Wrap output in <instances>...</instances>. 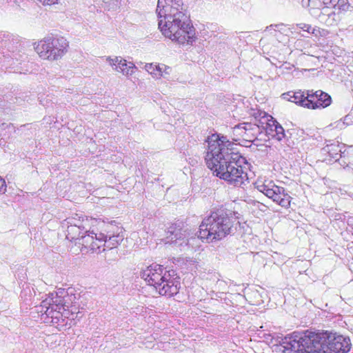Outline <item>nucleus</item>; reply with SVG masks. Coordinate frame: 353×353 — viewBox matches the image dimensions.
Returning <instances> with one entry per match:
<instances>
[{
	"mask_svg": "<svg viewBox=\"0 0 353 353\" xmlns=\"http://www.w3.org/2000/svg\"><path fill=\"white\" fill-rule=\"evenodd\" d=\"M274 334H264L263 338L266 340V342L269 343L270 339Z\"/></svg>",
	"mask_w": 353,
	"mask_h": 353,
	"instance_id": "e433bc0d",
	"label": "nucleus"
},
{
	"mask_svg": "<svg viewBox=\"0 0 353 353\" xmlns=\"http://www.w3.org/2000/svg\"><path fill=\"white\" fill-rule=\"evenodd\" d=\"M146 283L154 286L162 296H172L180 288V277L174 270H166L162 265L152 263L140 273Z\"/></svg>",
	"mask_w": 353,
	"mask_h": 353,
	"instance_id": "39448f33",
	"label": "nucleus"
},
{
	"mask_svg": "<svg viewBox=\"0 0 353 353\" xmlns=\"http://www.w3.org/2000/svg\"><path fill=\"white\" fill-rule=\"evenodd\" d=\"M292 93V91H290V92L283 93L281 95V97L283 99H286V100L289 101V98H291Z\"/></svg>",
	"mask_w": 353,
	"mask_h": 353,
	"instance_id": "72a5a7b5",
	"label": "nucleus"
},
{
	"mask_svg": "<svg viewBox=\"0 0 353 353\" xmlns=\"http://www.w3.org/2000/svg\"><path fill=\"white\" fill-rule=\"evenodd\" d=\"M289 101L310 109L308 95L307 94L305 95V92L301 90L297 92L292 91L291 98H289Z\"/></svg>",
	"mask_w": 353,
	"mask_h": 353,
	"instance_id": "6ab92c4d",
	"label": "nucleus"
},
{
	"mask_svg": "<svg viewBox=\"0 0 353 353\" xmlns=\"http://www.w3.org/2000/svg\"><path fill=\"white\" fill-rule=\"evenodd\" d=\"M307 341L305 353H347L352 347L349 337L329 331H305Z\"/></svg>",
	"mask_w": 353,
	"mask_h": 353,
	"instance_id": "20e7f679",
	"label": "nucleus"
},
{
	"mask_svg": "<svg viewBox=\"0 0 353 353\" xmlns=\"http://www.w3.org/2000/svg\"><path fill=\"white\" fill-rule=\"evenodd\" d=\"M274 121L276 120L274 119L273 117H271V120H269L268 122L267 123L266 132L268 134L272 135V134H274Z\"/></svg>",
	"mask_w": 353,
	"mask_h": 353,
	"instance_id": "cd10ccee",
	"label": "nucleus"
},
{
	"mask_svg": "<svg viewBox=\"0 0 353 353\" xmlns=\"http://www.w3.org/2000/svg\"><path fill=\"white\" fill-rule=\"evenodd\" d=\"M54 294V296H59L60 299H63L64 296L69 294L68 291H66L65 289L59 288L57 291L52 292Z\"/></svg>",
	"mask_w": 353,
	"mask_h": 353,
	"instance_id": "c756f323",
	"label": "nucleus"
},
{
	"mask_svg": "<svg viewBox=\"0 0 353 353\" xmlns=\"http://www.w3.org/2000/svg\"><path fill=\"white\" fill-rule=\"evenodd\" d=\"M49 296L51 300V307L54 310L56 316H62V299L54 296V294L50 293Z\"/></svg>",
	"mask_w": 353,
	"mask_h": 353,
	"instance_id": "4be33fe9",
	"label": "nucleus"
},
{
	"mask_svg": "<svg viewBox=\"0 0 353 353\" xmlns=\"http://www.w3.org/2000/svg\"><path fill=\"white\" fill-rule=\"evenodd\" d=\"M239 225V221L231 213L225 209H217L202 221L197 232L198 238L208 242L220 241L234 234Z\"/></svg>",
	"mask_w": 353,
	"mask_h": 353,
	"instance_id": "7ed1b4c3",
	"label": "nucleus"
},
{
	"mask_svg": "<svg viewBox=\"0 0 353 353\" xmlns=\"http://www.w3.org/2000/svg\"><path fill=\"white\" fill-rule=\"evenodd\" d=\"M283 26V25L282 24H272V25L268 26L266 28V30H276V29H275L276 28H279V26Z\"/></svg>",
	"mask_w": 353,
	"mask_h": 353,
	"instance_id": "f704fd0d",
	"label": "nucleus"
},
{
	"mask_svg": "<svg viewBox=\"0 0 353 353\" xmlns=\"http://www.w3.org/2000/svg\"><path fill=\"white\" fill-rule=\"evenodd\" d=\"M75 225L76 227L81 228V230H89L88 228H89V220L88 218H85L78 214H75L74 215L70 216L65 219L62 225Z\"/></svg>",
	"mask_w": 353,
	"mask_h": 353,
	"instance_id": "f3484780",
	"label": "nucleus"
},
{
	"mask_svg": "<svg viewBox=\"0 0 353 353\" xmlns=\"http://www.w3.org/2000/svg\"><path fill=\"white\" fill-rule=\"evenodd\" d=\"M248 147H249L250 148H252V145H250Z\"/></svg>",
	"mask_w": 353,
	"mask_h": 353,
	"instance_id": "4c0bfd02",
	"label": "nucleus"
},
{
	"mask_svg": "<svg viewBox=\"0 0 353 353\" xmlns=\"http://www.w3.org/2000/svg\"><path fill=\"white\" fill-rule=\"evenodd\" d=\"M301 28L304 31L310 32V29L311 28V26L307 24H301Z\"/></svg>",
	"mask_w": 353,
	"mask_h": 353,
	"instance_id": "c9c22d12",
	"label": "nucleus"
},
{
	"mask_svg": "<svg viewBox=\"0 0 353 353\" xmlns=\"http://www.w3.org/2000/svg\"><path fill=\"white\" fill-rule=\"evenodd\" d=\"M307 334L303 332H294L291 335L283 336L274 334L270 339L269 345L274 348L275 352L283 353H305L306 348H308L305 340Z\"/></svg>",
	"mask_w": 353,
	"mask_h": 353,
	"instance_id": "0eeeda50",
	"label": "nucleus"
},
{
	"mask_svg": "<svg viewBox=\"0 0 353 353\" xmlns=\"http://www.w3.org/2000/svg\"><path fill=\"white\" fill-rule=\"evenodd\" d=\"M256 188L260 192L272 199L274 202L281 207L285 208L290 207L291 196L285 192L284 188L272 184V182H270L269 184H257Z\"/></svg>",
	"mask_w": 353,
	"mask_h": 353,
	"instance_id": "9b49d317",
	"label": "nucleus"
},
{
	"mask_svg": "<svg viewBox=\"0 0 353 353\" xmlns=\"http://www.w3.org/2000/svg\"><path fill=\"white\" fill-rule=\"evenodd\" d=\"M173 6V7L180 8L183 6L181 0H158L157 12L158 11L164 10V8H167L166 6Z\"/></svg>",
	"mask_w": 353,
	"mask_h": 353,
	"instance_id": "5701e85b",
	"label": "nucleus"
},
{
	"mask_svg": "<svg viewBox=\"0 0 353 353\" xmlns=\"http://www.w3.org/2000/svg\"><path fill=\"white\" fill-rule=\"evenodd\" d=\"M69 43L61 36L46 37L41 40L35 50L39 57L49 61L59 60L67 52Z\"/></svg>",
	"mask_w": 353,
	"mask_h": 353,
	"instance_id": "6e6552de",
	"label": "nucleus"
},
{
	"mask_svg": "<svg viewBox=\"0 0 353 353\" xmlns=\"http://www.w3.org/2000/svg\"><path fill=\"white\" fill-rule=\"evenodd\" d=\"M106 60L111 65L115 66L114 70L122 72L124 75H131L136 69L132 62L128 63L125 59L121 57H116L114 59L108 57Z\"/></svg>",
	"mask_w": 353,
	"mask_h": 353,
	"instance_id": "dca6fc26",
	"label": "nucleus"
},
{
	"mask_svg": "<svg viewBox=\"0 0 353 353\" xmlns=\"http://www.w3.org/2000/svg\"><path fill=\"white\" fill-rule=\"evenodd\" d=\"M76 297L74 294H72L64 296V298L62 299V310L65 312L69 310V309L71 308L72 313L76 312L77 308L74 307V305H72Z\"/></svg>",
	"mask_w": 353,
	"mask_h": 353,
	"instance_id": "b1692460",
	"label": "nucleus"
},
{
	"mask_svg": "<svg viewBox=\"0 0 353 353\" xmlns=\"http://www.w3.org/2000/svg\"><path fill=\"white\" fill-rule=\"evenodd\" d=\"M163 68H166L165 65H163L162 67H161L160 65H155V72L157 74V78H160L161 77L163 76V73H162V70H163Z\"/></svg>",
	"mask_w": 353,
	"mask_h": 353,
	"instance_id": "2f4dec72",
	"label": "nucleus"
},
{
	"mask_svg": "<svg viewBox=\"0 0 353 353\" xmlns=\"http://www.w3.org/2000/svg\"><path fill=\"white\" fill-rule=\"evenodd\" d=\"M119 0H102L105 9L115 10L119 7Z\"/></svg>",
	"mask_w": 353,
	"mask_h": 353,
	"instance_id": "bb28decb",
	"label": "nucleus"
},
{
	"mask_svg": "<svg viewBox=\"0 0 353 353\" xmlns=\"http://www.w3.org/2000/svg\"><path fill=\"white\" fill-rule=\"evenodd\" d=\"M98 228L100 229V232H94V241L98 244H99V243H103V240L107 239V236L123 233V227L119 225V223L114 220L110 222L99 221Z\"/></svg>",
	"mask_w": 353,
	"mask_h": 353,
	"instance_id": "ddd939ff",
	"label": "nucleus"
},
{
	"mask_svg": "<svg viewBox=\"0 0 353 353\" xmlns=\"http://www.w3.org/2000/svg\"><path fill=\"white\" fill-rule=\"evenodd\" d=\"M40 307L41 310L39 312H41L42 315L46 314L47 317H50L52 319L51 323H57L59 321V316L54 315V312L52 310L51 300L49 295L41 302Z\"/></svg>",
	"mask_w": 353,
	"mask_h": 353,
	"instance_id": "a211bd4d",
	"label": "nucleus"
},
{
	"mask_svg": "<svg viewBox=\"0 0 353 353\" xmlns=\"http://www.w3.org/2000/svg\"><path fill=\"white\" fill-rule=\"evenodd\" d=\"M123 239V233H121L119 234H114L112 236H107V239L103 240V245L105 248L112 250L120 245Z\"/></svg>",
	"mask_w": 353,
	"mask_h": 353,
	"instance_id": "aec40b11",
	"label": "nucleus"
},
{
	"mask_svg": "<svg viewBox=\"0 0 353 353\" xmlns=\"http://www.w3.org/2000/svg\"><path fill=\"white\" fill-rule=\"evenodd\" d=\"M205 141L208 143V150L205 160L221 157V154L223 151L225 153L228 152V154L239 152L236 148V144L223 135L214 134L211 137H208Z\"/></svg>",
	"mask_w": 353,
	"mask_h": 353,
	"instance_id": "1a4fd4ad",
	"label": "nucleus"
},
{
	"mask_svg": "<svg viewBox=\"0 0 353 353\" xmlns=\"http://www.w3.org/2000/svg\"><path fill=\"white\" fill-rule=\"evenodd\" d=\"M306 94L310 101V109L325 108L332 103L331 96L322 90H307Z\"/></svg>",
	"mask_w": 353,
	"mask_h": 353,
	"instance_id": "2eb2a0df",
	"label": "nucleus"
},
{
	"mask_svg": "<svg viewBox=\"0 0 353 353\" xmlns=\"http://www.w3.org/2000/svg\"><path fill=\"white\" fill-rule=\"evenodd\" d=\"M238 128H242L245 131H259V126L251 123H243L236 125Z\"/></svg>",
	"mask_w": 353,
	"mask_h": 353,
	"instance_id": "a878e982",
	"label": "nucleus"
},
{
	"mask_svg": "<svg viewBox=\"0 0 353 353\" xmlns=\"http://www.w3.org/2000/svg\"><path fill=\"white\" fill-rule=\"evenodd\" d=\"M302 5L309 8L311 16L329 26L336 24L339 14L350 7L348 0H302Z\"/></svg>",
	"mask_w": 353,
	"mask_h": 353,
	"instance_id": "423d86ee",
	"label": "nucleus"
},
{
	"mask_svg": "<svg viewBox=\"0 0 353 353\" xmlns=\"http://www.w3.org/2000/svg\"><path fill=\"white\" fill-rule=\"evenodd\" d=\"M323 150L335 161H338L340 157H342L343 154L345 152V151H342L341 147L339 144L327 145Z\"/></svg>",
	"mask_w": 353,
	"mask_h": 353,
	"instance_id": "412c9836",
	"label": "nucleus"
},
{
	"mask_svg": "<svg viewBox=\"0 0 353 353\" xmlns=\"http://www.w3.org/2000/svg\"><path fill=\"white\" fill-rule=\"evenodd\" d=\"M66 227V239L74 241L75 244L82 245L85 248L94 251L101 247L100 244L94 241V231L81 230V228L71 225H62Z\"/></svg>",
	"mask_w": 353,
	"mask_h": 353,
	"instance_id": "9d476101",
	"label": "nucleus"
},
{
	"mask_svg": "<svg viewBox=\"0 0 353 353\" xmlns=\"http://www.w3.org/2000/svg\"><path fill=\"white\" fill-rule=\"evenodd\" d=\"M189 236L188 225L179 220L172 223L166 230L167 243H174L179 247L188 246Z\"/></svg>",
	"mask_w": 353,
	"mask_h": 353,
	"instance_id": "f8f14e48",
	"label": "nucleus"
},
{
	"mask_svg": "<svg viewBox=\"0 0 353 353\" xmlns=\"http://www.w3.org/2000/svg\"><path fill=\"white\" fill-rule=\"evenodd\" d=\"M6 191V184L5 180L0 177V194L5 193Z\"/></svg>",
	"mask_w": 353,
	"mask_h": 353,
	"instance_id": "7c9ffc66",
	"label": "nucleus"
},
{
	"mask_svg": "<svg viewBox=\"0 0 353 353\" xmlns=\"http://www.w3.org/2000/svg\"><path fill=\"white\" fill-rule=\"evenodd\" d=\"M274 134H272L273 138H276L278 141H281L286 137V134L283 128L281 125L277 121H274Z\"/></svg>",
	"mask_w": 353,
	"mask_h": 353,
	"instance_id": "393cba45",
	"label": "nucleus"
},
{
	"mask_svg": "<svg viewBox=\"0 0 353 353\" xmlns=\"http://www.w3.org/2000/svg\"><path fill=\"white\" fill-rule=\"evenodd\" d=\"M145 70L150 73L154 77H157V74L155 72V65L153 63H147L145 66Z\"/></svg>",
	"mask_w": 353,
	"mask_h": 353,
	"instance_id": "c85d7f7f",
	"label": "nucleus"
},
{
	"mask_svg": "<svg viewBox=\"0 0 353 353\" xmlns=\"http://www.w3.org/2000/svg\"><path fill=\"white\" fill-rule=\"evenodd\" d=\"M221 157L205 160L209 169L214 175L224 180L230 185L241 187L248 179V174L243 171V165L248 164L247 159L240 152L228 154L222 152Z\"/></svg>",
	"mask_w": 353,
	"mask_h": 353,
	"instance_id": "f03ea898",
	"label": "nucleus"
},
{
	"mask_svg": "<svg viewBox=\"0 0 353 353\" xmlns=\"http://www.w3.org/2000/svg\"><path fill=\"white\" fill-rule=\"evenodd\" d=\"M4 39L2 41V47L6 49V52H3L5 57H10L17 61L20 60L22 55L19 54L21 48V43L18 37L4 34Z\"/></svg>",
	"mask_w": 353,
	"mask_h": 353,
	"instance_id": "4468645a",
	"label": "nucleus"
},
{
	"mask_svg": "<svg viewBox=\"0 0 353 353\" xmlns=\"http://www.w3.org/2000/svg\"><path fill=\"white\" fill-rule=\"evenodd\" d=\"M164 10L158 11L159 28L162 34L172 41L179 43L192 44L196 39V30L190 16L182 6H166Z\"/></svg>",
	"mask_w": 353,
	"mask_h": 353,
	"instance_id": "f257e3e1",
	"label": "nucleus"
},
{
	"mask_svg": "<svg viewBox=\"0 0 353 353\" xmlns=\"http://www.w3.org/2000/svg\"><path fill=\"white\" fill-rule=\"evenodd\" d=\"M43 5H53L57 3L58 0H37Z\"/></svg>",
	"mask_w": 353,
	"mask_h": 353,
	"instance_id": "473e14b6",
	"label": "nucleus"
}]
</instances>
